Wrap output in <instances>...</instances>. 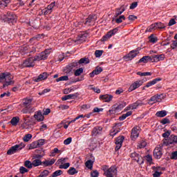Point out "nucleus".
Here are the masks:
<instances>
[{"label":"nucleus","mask_w":177,"mask_h":177,"mask_svg":"<svg viewBox=\"0 0 177 177\" xmlns=\"http://www.w3.org/2000/svg\"><path fill=\"white\" fill-rule=\"evenodd\" d=\"M24 108L21 111L23 114H28L30 113H34L35 109L32 107V98L26 97L23 100Z\"/></svg>","instance_id":"obj_1"},{"label":"nucleus","mask_w":177,"mask_h":177,"mask_svg":"<svg viewBox=\"0 0 177 177\" xmlns=\"http://www.w3.org/2000/svg\"><path fill=\"white\" fill-rule=\"evenodd\" d=\"M1 20L4 21V23H8V24H14L17 21V16L15 15V13L11 12H7L3 15L1 17Z\"/></svg>","instance_id":"obj_2"},{"label":"nucleus","mask_w":177,"mask_h":177,"mask_svg":"<svg viewBox=\"0 0 177 177\" xmlns=\"http://www.w3.org/2000/svg\"><path fill=\"white\" fill-rule=\"evenodd\" d=\"M11 80H12V77L10 76V73H3L0 74V82H6L3 84V88H6V86H9V85H12L15 84V82Z\"/></svg>","instance_id":"obj_3"},{"label":"nucleus","mask_w":177,"mask_h":177,"mask_svg":"<svg viewBox=\"0 0 177 177\" xmlns=\"http://www.w3.org/2000/svg\"><path fill=\"white\" fill-rule=\"evenodd\" d=\"M49 55H50V49H46L44 51L35 56L33 60L34 62H41V60H46Z\"/></svg>","instance_id":"obj_4"},{"label":"nucleus","mask_w":177,"mask_h":177,"mask_svg":"<svg viewBox=\"0 0 177 177\" xmlns=\"http://www.w3.org/2000/svg\"><path fill=\"white\" fill-rule=\"evenodd\" d=\"M153 157L157 160H160L162 157V145H159L154 149Z\"/></svg>","instance_id":"obj_5"},{"label":"nucleus","mask_w":177,"mask_h":177,"mask_svg":"<svg viewBox=\"0 0 177 177\" xmlns=\"http://www.w3.org/2000/svg\"><path fill=\"white\" fill-rule=\"evenodd\" d=\"M118 173V170L117 169V167L111 166L109 167L108 172L105 174L106 177H117V174Z\"/></svg>","instance_id":"obj_6"},{"label":"nucleus","mask_w":177,"mask_h":177,"mask_svg":"<svg viewBox=\"0 0 177 177\" xmlns=\"http://www.w3.org/2000/svg\"><path fill=\"white\" fill-rule=\"evenodd\" d=\"M97 19V17L95 15H90L86 19V21H84L85 26H92L96 21Z\"/></svg>","instance_id":"obj_7"},{"label":"nucleus","mask_w":177,"mask_h":177,"mask_svg":"<svg viewBox=\"0 0 177 177\" xmlns=\"http://www.w3.org/2000/svg\"><path fill=\"white\" fill-rule=\"evenodd\" d=\"M139 131H140L139 126H136L132 129L131 135L132 140H136L139 138Z\"/></svg>","instance_id":"obj_8"},{"label":"nucleus","mask_w":177,"mask_h":177,"mask_svg":"<svg viewBox=\"0 0 177 177\" xmlns=\"http://www.w3.org/2000/svg\"><path fill=\"white\" fill-rule=\"evenodd\" d=\"M143 85V81L142 80H137L134 82L129 88V92H132L133 91H135V89H138L140 86H142Z\"/></svg>","instance_id":"obj_9"},{"label":"nucleus","mask_w":177,"mask_h":177,"mask_svg":"<svg viewBox=\"0 0 177 177\" xmlns=\"http://www.w3.org/2000/svg\"><path fill=\"white\" fill-rule=\"evenodd\" d=\"M139 48H137L136 50H133L131 51H130L129 53V54L125 56V59L127 60H132V59H135V57H136V56H138V53H139Z\"/></svg>","instance_id":"obj_10"},{"label":"nucleus","mask_w":177,"mask_h":177,"mask_svg":"<svg viewBox=\"0 0 177 177\" xmlns=\"http://www.w3.org/2000/svg\"><path fill=\"white\" fill-rule=\"evenodd\" d=\"M49 77V74L46 72L41 73L37 77H35L33 81L35 82H41V81H45Z\"/></svg>","instance_id":"obj_11"},{"label":"nucleus","mask_w":177,"mask_h":177,"mask_svg":"<svg viewBox=\"0 0 177 177\" xmlns=\"http://www.w3.org/2000/svg\"><path fill=\"white\" fill-rule=\"evenodd\" d=\"M151 62L152 63H157L160 62L161 60H164L165 59V55L160 54V55H151Z\"/></svg>","instance_id":"obj_12"},{"label":"nucleus","mask_w":177,"mask_h":177,"mask_svg":"<svg viewBox=\"0 0 177 177\" xmlns=\"http://www.w3.org/2000/svg\"><path fill=\"white\" fill-rule=\"evenodd\" d=\"M35 66V62L34 61V58L32 57H29L26 59L24 63H23V66L24 67H34Z\"/></svg>","instance_id":"obj_13"},{"label":"nucleus","mask_w":177,"mask_h":177,"mask_svg":"<svg viewBox=\"0 0 177 177\" xmlns=\"http://www.w3.org/2000/svg\"><path fill=\"white\" fill-rule=\"evenodd\" d=\"M119 111H121V109H120V106H118V104H115L109 110L108 115H111L113 114H115V113H118Z\"/></svg>","instance_id":"obj_14"},{"label":"nucleus","mask_w":177,"mask_h":177,"mask_svg":"<svg viewBox=\"0 0 177 177\" xmlns=\"http://www.w3.org/2000/svg\"><path fill=\"white\" fill-rule=\"evenodd\" d=\"M34 118L36 119L39 122H41L45 120V116H44L42 111H38L35 113Z\"/></svg>","instance_id":"obj_15"},{"label":"nucleus","mask_w":177,"mask_h":177,"mask_svg":"<svg viewBox=\"0 0 177 177\" xmlns=\"http://www.w3.org/2000/svg\"><path fill=\"white\" fill-rule=\"evenodd\" d=\"M100 100H103V102H105L106 103H109V102H111L113 100V95L105 94V95H100Z\"/></svg>","instance_id":"obj_16"},{"label":"nucleus","mask_w":177,"mask_h":177,"mask_svg":"<svg viewBox=\"0 0 177 177\" xmlns=\"http://www.w3.org/2000/svg\"><path fill=\"white\" fill-rule=\"evenodd\" d=\"M17 151H19V146L17 145H15L12 147H11L7 151L8 156H12V154H15V153H17Z\"/></svg>","instance_id":"obj_17"},{"label":"nucleus","mask_w":177,"mask_h":177,"mask_svg":"<svg viewBox=\"0 0 177 177\" xmlns=\"http://www.w3.org/2000/svg\"><path fill=\"white\" fill-rule=\"evenodd\" d=\"M102 71H103V68L102 67L100 66H97L95 68V70H93L90 74V77L91 78H93V77H95V75H99V74H100V73H102Z\"/></svg>","instance_id":"obj_18"},{"label":"nucleus","mask_w":177,"mask_h":177,"mask_svg":"<svg viewBox=\"0 0 177 177\" xmlns=\"http://www.w3.org/2000/svg\"><path fill=\"white\" fill-rule=\"evenodd\" d=\"M80 93H78L66 95L62 97V100L66 101V100H70V99H76V97H78Z\"/></svg>","instance_id":"obj_19"},{"label":"nucleus","mask_w":177,"mask_h":177,"mask_svg":"<svg viewBox=\"0 0 177 177\" xmlns=\"http://www.w3.org/2000/svg\"><path fill=\"white\" fill-rule=\"evenodd\" d=\"M162 79L161 77H157L156 79H153V80L148 82L145 85V87L150 88V86H153V85H156L157 82H159V81H162Z\"/></svg>","instance_id":"obj_20"},{"label":"nucleus","mask_w":177,"mask_h":177,"mask_svg":"<svg viewBox=\"0 0 177 177\" xmlns=\"http://www.w3.org/2000/svg\"><path fill=\"white\" fill-rule=\"evenodd\" d=\"M103 128L102 127L97 126L93 128L92 131V135L93 136H96L97 135H100Z\"/></svg>","instance_id":"obj_21"},{"label":"nucleus","mask_w":177,"mask_h":177,"mask_svg":"<svg viewBox=\"0 0 177 177\" xmlns=\"http://www.w3.org/2000/svg\"><path fill=\"white\" fill-rule=\"evenodd\" d=\"M143 103H142V101H136V102L133 103L132 104L129 105V109H131V110H135L139 107V106H142Z\"/></svg>","instance_id":"obj_22"},{"label":"nucleus","mask_w":177,"mask_h":177,"mask_svg":"<svg viewBox=\"0 0 177 177\" xmlns=\"http://www.w3.org/2000/svg\"><path fill=\"white\" fill-rule=\"evenodd\" d=\"M124 12H125V8L123 6L120 7V8L117 9V11L114 15V19H117V17H118V16H120V15H122V13H124Z\"/></svg>","instance_id":"obj_23"},{"label":"nucleus","mask_w":177,"mask_h":177,"mask_svg":"<svg viewBox=\"0 0 177 177\" xmlns=\"http://www.w3.org/2000/svg\"><path fill=\"white\" fill-rule=\"evenodd\" d=\"M148 62H151V55L142 57L139 59L138 63H147Z\"/></svg>","instance_id":"obj_24"},{"label":"nucleus","mask_w":177,"mask_h":177,"mask_svg":"<svg viewBox=\"0 0 177 177\" xmlns=\"http://www.w3.org/2000/svg\"><path fill=\"white\" fill-rule=\"evenodd\" d=\"M167 114H168V112L165 110H162L157 111L156 113V117H159V118H162L165 116H167Z\"/></svg>","instance_id":"obj_25"},{"label":"nucleus","mask_w":177,"mask_h":177,"mask_svg":"<svg viewBox=\"0 0 177 177\" xmlns=\"http://www.w3.org/2000/svg\"><path fill=\"white\" fill-rule=\"evenodd\" d=\"M56 162V159L53 158L50 160H45L42 162L43 165H45V167H50V165H53Z\"/></svg>","instance_id":"obj_26"},{"label":"nucleus","mask_w":177,"mask_h":177,"mask_svg":"<svg viewBox=\"0 0 177 177\" xmlns=\"http://www.w3.org/2000/svg\"><path fill=\"white\" fill-rule=\"evenodd\" d=\"M43 37H44V34L37 35L36 36L30 39V44H32V43L35 42V41H39V39H41Z\"/></svg>","instance_id":"obj_27"},{"label":"nucleus","mask_w":177,"mask_h":177,"mask_svg":"<svg viewBox=\"0 0 177 177\" xmlns=\"http://www.w3.org/2000/svg\"><path fill=\"white\" fill-rule=\"evenodd\" d=\"M124 139H125V137L124 136H120L118 137L115 139V145H122V143H123Z\"/></svg>","instance_id":"obj_28"},{"label":"nucleus","mask_w":177,"mask_h":177,"mask_svg":"<svg viewBox=\"0 0 177 177\" xmlns=\"http://www.w3.org/2000/svg\"><path fill=\"white\" fill-rule=\"evenodd\" d=\"M20 121V118L19 117H14L10 120V124H12V127H16L17 124H19V122Z\"/></svg>","instance_id":"obj_29"},{"label":"nucleus","mask_w":177,"mask_h":177,"mask_svg":"<svg viewBox=\"0 0 177 177\" xmlns=\"http://www.w3.org/2000/svg\"><path fill=\"white\" fill-rule=\"evenodd\" d=\"M62 153V151L59 150L57 148H54L50 153V157H55L56 154Z\"/></svg>","instance_id":"obj_30"},{"label":"nucleus","mask_w":177,"mask_h":177,"mask_svg":"<svg viewBox=\"0 0 177 177\" xmlns=\"http://www.w3.org/2000/svg\"><path fill=\"white\" fill-rule=\"evenodd\" d=\"M149 42H151V44H156V42L158 41V39L157 38V37L154 36V34H151L149 37Z\"/></svg>","instance_id":"obj_31"},{"label":"nucleus","mask_w":177,"mask_h":177,"mask_svg":"<svg viewBox=\"0 0 177 177\" xmlns=\"http://www.w3.org/2000/svg\"><path fill=\"white\" fill-rule=\"evenodd\" d=\"M118 30H119L118 28H115L108 32V34L109 35L111 38V37H113V35H115V34H117L118 32Z\"/></svg>","instance_id":"obj_32"},{"label":"nucleus","mask_w":177,"mask_h":177,"mask_svg":"<svg viewBox=\"0 0 177 177\" xmlns=\"http://www.w3.org/2000/svg\"><path fill=\"white\" fill-rule=\"evenodd\" d=\"M80 64H89L90 61L88 58L83 57L79 60Z\"/></svg>","instance_id":"obj_33"},{"label":"nucleus","mask_w":177,"mask_h":177,"mask_svg":"<svg viewBox=\"0 0 177 177\" xmlns=\"http://www.w3.org/2000/svg\"><path fill=\"white\" fill-rule=\"evenodd\" d=\"M157 23L152 24L147 29L149 32H151L154 30H157Z\"/></svg>","instance_id":"obj_34"},{"label":"nucleus","mask_w":177,"mask_h":177,"mask_svg":"<svg viewBox=\"0 0 177 177\" xmlns=\"http://www.w3.org/2000/svg\"><path fill=\"white\" fill-rule=\"evenodd\" d=\"M85 165L88 169H92L93 168V162L92 160H88L86 162Z\"/></svg>","instance_id":"obj_35"},{"label":"nucleus","mask_w":177,"mask_h":177,"mask_svg":"<svg viewBox=\"0 0 177 177\" xmlns=\"http://www.w3.org/2000/svg\"><path fill=\"white\" fill-rule=\"evenodd\" d=\"M32 164L33 167H39V165H42V161H41L39 159H36L32 162Z\"/></svg>","instance_id":"obj_36"},{"label":"nucleus","mask_w":177,"mask_h":177,"mask_svg":"<svg viewBox=\"0 0 177 177\" xmlns=\"http://www.w3.org/2000/svg\"><path fill=\"white\" fill-rule=\"evenodd\" d=\"M73 68L71 64L68 65L65 69V73L69 75L73 74Z\"/></svg>","instance_id":"obj_37"},{"label":"nucleus","mask_w":177,"mask_h":177,"mask_svg":"<svg viewBox=\"0 0 177 177\" xmlns=\"http://www.w3.org/2000/svg\"><path fill=\"white\" fill-rule=\"evenodd\" d=\"M68 174L69 175H75V174H78V171L75 169L74 167H70V169L68 170Z\"/></svg>","instance_id":"obj_38"},{"label":"nucleus","mask_w":177,"mask_h":177,"mask_svg":"<svg viewBox=\"0 0 177 177\" xmlns=\"http://www.w3.org/2000/svg\"><path fill=\"white\" fill-rule=\"evenodd\" d=\"M37 147H39L38 146V142L35 141L30 145L29 149L32 150L33 149H37Z\"/></svg>","instance_id":"obj_39"},{"label":"nucleus","mask_w":177,"mask_h":177,"mask_svg":"<svg viewBox=\"0 0 177 177\" xmlns=\"http://www.w3.org/2000/svg\"><path fill=\"white\" fill-rule=\"evenodd\" d=\"M153 73L151 72H138L137 75H140V77H147V75H151Z\"/></svg>","instance_id":"obj_40"},{"label":"nucleus","mask_w":177,"mask_h":177,"mask_svg":"<svg viewBox=\"0 0 177 177\" xmlns=\"http://www.w3.org/2000/svg\"><path fill=\"white\" fill-rule=\"evenodd\" d=\"M66 160H68V158H62L56 162L55 165H60V164H64Z\"/></svg>","instance_id":"obj_41"},{"label":"nucleus","mask_w":177,"mask_h":177,"mask_svg":"<svg viewBox=\"0 0 177 177\" xmlns=\"http://www.w3.org/2000/svg\"><path fill=\"white\" fill-rule=\"evenodd\" d=\"M160 124L162 125H165L166 124H171V120H169V118L168 117H166L161 120Z\"/></svg>","instance_id":"obj_42"},{"label":"nucleus","mask_w":177,"mask_h":177,"mask_svg":"<svg viewBox=\"0 0 177 177\" xmlns=\"http://www.w3.org/2000/svg\"><path fill=\"white\" fill-rule=\"evenodd\" d=\"M24 166L26 167V168H28V169H31V168H32V162H31V161L30 160H26L24 162Z\"/></svg>","instance_id":"obj_43"},{"label":"nucleus","mask_w":177,"mask_h":177,"mask_svg":"<svg viewBox=\"0 0 177 177\" xmlns=\"http://www.w3.org/2000/svg\"><path fill=\"white\" fill-rule=\"evenodd\" d=\"M60 81H68V76L64 75L56 79V82H60Z\"/></svg>","instance_id":"obj_44"},{"label":"nucleus","mask_w":177,"mask_h":177,"mask_svg":"<svg viewBox=\"0 0 177 177\" xmlns=\"http://www.w3.org/2000/svg\"><path fill=\"white\" fill-rule=\"evenodd\" d=\"M82 73H84V68H80L75 71V77H80Z\"/></svg>","instance_id":"obj_45"},{"label":"nucleus","mask_w":177,"mask_h":177,"mask_svg":"<svg viewBox=\"0 0 177 177\" xmlns=\"http://www.w3.org/2000/svg\"><path fill=\"white\" fill-rule=\"evenodd\" d=\"M126 19L124 15H121L115 19V21L118 24H120V23H122V20H126Z\"/></svg>","instance_id":"obj_46"},{"label":"nucleus","mask_w":177,"mask_h":177,"mask_svg":"<svg viewBox=\"0 0 177 177\" xmlns=\"http://www.w3.org/2000/svg\"><path fill=\"white\" fill-rule=\"evenodd\" d=\"M62 174H63V171L57 170L54 173H53L51 176L52 177H57V176H60V175H62Z\"/></svg>","instance_id":"obj_47"},{"label":"nucleus","mask_w":177,"mask_h":177,"mask_svg":"<svg viewBox=\"0 0 177 177\" xmlns=\"http://www.w3.org/2000/svg\"><path fill=\"white\" fill-rule=\"evenodd\" d=\"M135 160L140 165H142V164H144L145 162V160H143V158L140 155L138 157V158H135Z\"/></svg>","instance_id":"obj_48"},{"label":"nucleus","mask_w":177,"mask_h":177,"mask_svg":"<svg viewBox=\"0 0 177 177\" xmlns=\"http://www.w3.org/2000/svg\"><path fill=\"white\" fill-rule=\"evenodd\" d=\"M31 138H32V135L30 133L25 135L24 137V142H30Z\"/></svg>","instance_id":"obj_49"},{"label":"nucleus","mask_w":177,"mask_h":177,"mask_svg":"<svg viewBox=\"0 0 177 177\" xmlns=\"http://www.w3.org/2000/svg\"><path fill=\"white\" fill-rule=\"evenodd\" d=\"M145 160L149 164H153V157L151 155H147L145 156Z\"/></svg>","instance_id":"obj_50"},{"label":"nucleus","mask_w":177,"mask_h":177,"mask_svg":"<svg viewBox=\"0 0 177 177\" xmlns=\"http://www.w3.org/2000/svg\"><path fill=\"white\" fill-rule=\"evenodd\" d=\"M110 38H111V36H109V32L106 34V35L103 36L101 39V41L102 42H106V41H107V39H110Z\"/></svg>","instance_id":"obj_51"},{"label":"nucleus","mask_w":177,"mask_h":177,"mask_svg":"<svg viewBox=\"0 0 177 177\" xmlns=\"http://www.w3.org/2000/svg\"><path fill=\"white\" fill-rule=\"evenodd\" d=\"M103 50H96L95 51V57H100L102 55H103Z\"/></svg>","instance_id":"obj_52"},{"label":"nucleus","mask_w":177,"mask_h":177,"mask_svg":"<svg viewBox=\"0 0 177 177\" xmlns=\"http://www.w3.org/2000/svg\"><path fill=\"white\" fill-rule=\"evenodd\" d=\"M41 13L42 15H44V16H46V15H50L52 12L50 10L46 8L41 10Z\"/></svg>","instance_id":"obj_53"},{"label":"nucleus","mask_w":177,"mask_h":177,"mask_svg":"<svg viewBox=\"0 0 177 177\" xmlns=\"http://www.w3.org/2000/svg\"><path fill=\"white\" fill-rule=\"evenodd\" d=\"M170 46L171 49H176V50H177V39L172 41V44Z\"/></svg>","instance_id":"obj_54"},{"label":"nucleus","mask_w":177,"mask_h":177,"mask_svg":"<svg viewBox=\"0 0 177 177\" xmlns=\"http://www.w3.org/2000/svg\"><path fill=\"white\" fill-rule=\"evenodd\" d=\"M71 142H73V138L71 137H69L64 140V145H70V143H71Z\"/></svg>","instance_id":"obj_55"},{"label":"nucleus","mask_w":177,"mask_h":177,"mask_svg":"<svg viewBox=\"0 0 177 177\" xmlns=\"http://www.w3.org/2000/svg\"><path fill=\"white\" fill-rule=\"evenodd\" d=\"M55 6H56V2H53V3H51L50 5H48V6H47V9H48V10L51 11V12H52V10H53V8H54Z\"/></svg>","instance_id":"obj_56"},{"label":"nucleus","mask_w":177,"mask_h":177,"mask_svg":"<svg viewBox=\"0 0 177 177\" xmlns=\"http://www.w3.org/2000/svg\"><path fill=\"white\" fill-rule=\"evenodd\" d=\"M19 172H20V174H26V173L28 172V170L26 167L21 166L19 168Z\"/></svg>","instance_id":"obj_57"},{"label":"nucleus","mask_w":177,"mask_h":177,"mask_svg":"<svg viewBox=\"0 0 177 177\" xmlns=\"http://www.w3.org/2000/svg\"><path fill=\"white\" fill-rule=\"evenodd\" d=\"M156 26L159 30H162V28H165V25L161 22H156Z\"/></svg>","instance_id":"obj_58"},{"label":"nucleus","mask_w":177,"mask_h":177,"mask_svg":"<svg viewBox=\"0 0 177 177\" xmlns=\"http://www.w3.org/2000/svg\"><path fill=\"white\" fill-rule=\"evenodd\" d=\"M80 61L78 62H74L71 64H70L69 65H71V67H73V68H77L80 66Z\"/></svg>","instance_id":"obj_59"},{"label":"nucleus","mask_w":177,"mask_h":177,"mask_svg":"<svg viewBox=\"0 0 177 177\" xmlns=\"http://www.w3.org/2000/svg\"><path fill=\"white\" fill-rule=\"evenodd\" d=\"M110 168H109V166H107V165H104V166H102V171H104V175H106V174H107V172L109 171V169Z\"/></svg>","instance_id":"obj_60"},{"label":"nucleus","mask_w":177,"mask_h":177,"mask_svg":"<svg viewBox=\"0 0 177 177\" xmlns=\"http://www.w3.org/2000/svg\"><path fill=\"white\" fill-rule=\"evenodd\" d=\"M170 158L171 160H177V151L171 153Z\"/></svg>","instance_id":"obj_61"},{"label":"nucleus","mask_w":177,"mask_h":177,"mask_svg":"<svg viewBox=\"0 0 177 177\" xmlns=\"http://www.w3.org/2000/svg\"><path fill=\"white\" fill-rule=\"evenodd\" d=\"M91 177H99V171L97 170H95L91 173Z\"/></svg>","instance_id":"obj_62"},{"label":"nucleus","mask_w":177,"mask_h":177,"mask_svg":"<svg viewBox=\"0 0 177 177\" xmlns=\"http://www.w3.org/2000/svg\"><path fill=\"white\" fill-rule=\"evenodd\" d=\"M48 175H49V171L48 170H44L40 174V176L42 177H46Z\"/></svg>","instance_id":"obj_63"},{"label":"nucleus","mask_w":177,"mask_h":177,"mask_svg":"<svg viewBox=\"0 0 177 177\" xmlns=\"http://www.w3.org/2000/svg\"><path fill=\"white\" fill-rule=\"evenodd\" d=\"M161 175H162V173L161 171H155L154 174H153V177H160Z\"/></svg>","instance_id":"obj_64"}]
</instances>
